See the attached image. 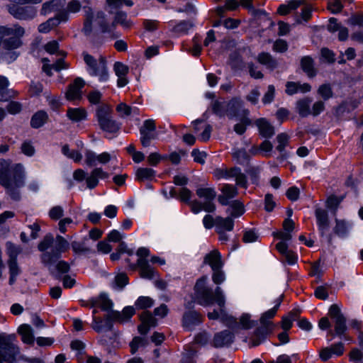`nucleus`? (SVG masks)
I'll use <instances>...</instances> for the list:
<instances>
[{
  "label": "nucleus",
  "mask_w": 363,
  "mask_h": 363,
  "mask_svg": "<svg viewBox=\"0 0 363 363\" xmlns=\"http://www.w3.org/2000/svg\"><path fill=\"white\" fill-rule=\"evenodd\" d=\"M37 247L42 252L40 255L41 263L48 268L55 279L60 280L62 274L70 271V264L61 259L63 253L69 250V242L63 236L57 235L55 238L51 233H48Z\"/></svg>",
  "instance_id": "f257e3e1"
},
{
  "label": "nucleus",
  "mask_w": 363,
  "mask_h": 363,
  "mask_svg": "<svg viewBox=\"0 0 363 363\" xmlns=\"http://www.w3.org/2000/svg\"><path fill=\"white\" fill-rule=\"evenodd\" d=\"M315 216L316 225L320 237L326 238L328 245H332L333 236H337L340 240H346L350 238L354 228V223L346 219L335 218V225L332 233L326 235V231L330 228V220L328 213L325 209L320 207L315 208Z\"/></svg>",
  "instance_id": "f03ea898"
},
{
  "label": "nucleus",
  "mask_w": 363,
  "mask_h": 363,
  "mask_svg": "<svg viewBox=\"0 0 363 363\" xmlns=\"http://www.w3.org/2000/svg\"><path fill=\"white\" fill-rule=\"evenodd\" d=\"M0 162V184L6 189V194L14 201L21 199L19 188L25 184L24 167L21 163L10 165L5 160Z\"/></svg>",
  "instance_id": "7ed1b4c3"
},
{
  "label": "nucleus",
  "mask_w": 363,
  "mask_h": 363,
  "mask_svg": "<svg viewBox=\"0 0 363 363\" xmlns=\"http://www.w3.org/2000/svg\"><path fill=\"white\" fill-rule=\"evenodd\" d=\"M328 315L335 323L334 330H330L331 323L328 317H323L318 321V327L322 330H329L333 338L338 337L348 343L354 342V338L348 334V320L337 304H332L328 309Z\"/></svg>",
  "instance_id": "20e7f679"
},
{
  "label": "nucleus",
  "mask_w": 363,
  "mask_h": 363,
  "mask_svg": "<svg viewBox=\"0 0 363 363\" xmlns=\"http://www.w3.org/2000/svg\"><path fill=\"white\" fill-rule=\"evenodd\" d=\"M197 196L203 199L204 201L201 202L199 200L191 201L188 206L191 208V211L194 214H199L201 211H204L206 213H212L216 210L214 200L217 194L213 187H200L196 190Z\"/></svg>",
  "instance_id": "39448f33"
},
{
  "label": "nucleus",
  "mask_w": 363,
  "mask_h": 363,
  "mask_svg": "<svg viewBox=\"0 0 363 363\" xmlns=\"http://www.w3.org/2000/svg\"><path fill=\"white\" fill-rule=\"evenodd\" d=\"M112 110L109 105L102 104L96 110L95 118L100 129L105 133L116 135L121 128V123L114 120L111 116Z\"/></svg>",
  "instance_id": "423d86ee"
},
{
  "label": "nucleus",
  "mask_w": 363,
  "mask_h": 363,
  "mask_svg": "<svg viewBox=\"0 0 363 363\" xmlns=\"http://www.w3.org/2000/svg\"><path fill=\"white\" fill-rule=\"evenodd\" d=\"M206 276H202L196 280L194 286V291L196 295V302L199 305L207 307L215 303L216 289H213L206 286Z\"/></svg>",
  "instance_id": "0eeeda50"
},
{
  "label": "nucleus",
  "mask_w": 363,
  "mask_h": 363,
  "mask_svg": "<svg viewBox=\"0 0 363 363\" xmlns=\"http://www.w3.org/2000/svg\"><path fill=\"white\" fill-rule=\"evenodd\" d=\"M84 61L89 67V73L91 76H98L100 82H107L109 79V74L107 63L105 58L101 57L98 64L96 60L91 55L84 52Z\"/></svg>",
  "instance_id": "6e6552de"
},
{
  "label": "nucleus",
  "mask_w": 363,
  "mask_h": 363,
  "mask_svg": "<svg viewBox=\"0 0 363 363\" xmlns=\"http://www.w3.org/2000/svg\"><path fill=\"white\" fill-rule=\"evenodd\" d=\"M16 340L14 334L7 335L0 333V350H4V360L7 363H16V356L19 354V347L13 343Z\"/></svg>",
  "instance_id": "1a4fd4ad"
},
{
  "label": "nucleus",
  "mask_w": 363,
  "mask_h": 363,
  "mask_svg": "<svg viewBox=\"0 0 363 363\" xmlns=\"http://www.w3.org/2000/svg\"><path fill=\"white\" fill-rule=\"evenodd\" d=\"M215 303L220 308V321L225 323L229 328L235 330V326L237 325V319L227 313L225 310V297L219 286L216 287Z\"/></svg>",
  "instance_id": "9d476101"
},
{
  "label": "nucleus",
  "mask_w": 363,
  "mask_h": 363,
  "mask_svg": "<svg viewBox=\"0 0 363 363\" xmlns=\"http://www.w3.org/2000/svg\"><path fill=\"white\" fill-rule=\"evenodd\" d=\"M157 126L153 119H146L140 128V143L143 147L150 145L151 141L157 138Z\"/></svg>",
  "instance_id": "9b49d317"
},
{
  "label": "nucleus",
  "mask_w": 363,
  "mask_h": 363,
  "mask_svg": "<svg viewBox=\"0 0 363 363\" xmlns=\"http://www.w3.org/2000/svg\"><path fill=\"white\" fill-rule=\"evenodd\" d=\"M115 311L108 312L102 319L100 317L94 316V320L92 321L93 330L100 333L103 331H112L114 326V323H118L116 315L114 313Z\"/></svg>",
  "instance_id": "f8f14e48"
},
{
  "label": "nucleus",
  "mask_w": 363,
  "mask_h": 363,
  "mask_svg": "<svg viewBox=\"0 0 363 363\" xmlns=\"http://www.w3.org/2000/svg\"><path fill=\"white\" fill-rule=\"evenodd\" d=\"M82 306H89L91 308L98 306L101 311H106L108 313L111 311H114L113 309V303L112 300L108 298V296L106 292H101L98 296L91 297L87 301V303Z\"/></svg>",
  "instance_id": "ddd939ff"
},
{
  "label": "nucleus",
  "mask_w": 363,
  "mask_h": 363,
  "mask_svg": "<svg viewBox=\"0 0 363 363\" xmlns=\"http://www.w3.org/2000/svg\"><path fill=\"white\" fill-rule=\"evenodd\" d=\"M138 268L140 269V275L143 279H152L155 276L156 272L152 267L148 259H138L136 263H130L129 269L132 271H135Z\"/></svg>",
  "instance_id": "4468645a"
},
{
  "label": "nucleus",
  "mask_w": 363,
  "mask_h": 363,
  "mask_svg": "<svg viewBox=\"0 0 363 363\" xmlns=\"http://www.w3.org/2000/svg\"><path fill=\"white\" fill-rule=\"evenodd\" d=\"M9 13L18 20H31L36 16V10L32 6H14L9 9Z\"/></svg>",
  "instance_id": "2eb2a0df"
},
{
  "label": "nucleus",
  "mask_w": 363,
  "mask_h": 363,
  "mask_svg": "<svg viewBox=\"0 0 363 363\" xmlns=\"http://www.w3.org/2000/svg\"><path fill=\"white\" fill-rule=\"evenodd\" d=\"M201 323L200 313L194 310L185 311L182 315V325L184 330L191 331L194 326Z\"/></svg>",
  "instance_id": "dca6fc26"
},
{
  "label": "nucleus",
  "mask_w": 363,
  "mask_h": 363,
  "mask_svg": "<svg viewBox=\"0 0 363 363\" xmlns=\"http://www.w3.org/2000/svg\"><path fill=\"white\" fill-rule=\"evenodd\" d=\"M235 336L228 330H223L214 334L212 346L215 348H220L229 346L234 342Z\"/></svg>",
  "instance_id": "f3484780"
},
{
  "label": "nucleus",
  "mask_w": 363,
  "mask_h": 363,
  "mask_svg": "<svg viewBox=\"0 0 363 363\" xmlns=\"http://www.w3.org/2000/svg\"><path fill=\"white\" fill-rule=\"evenodd\" d=\"M359 101L356 99L352 101H342L339 105L334 107V115L340 118L345 113H352L359 106Z\"/></svg>",
  "instance_id": "a211bd4d"
},
{
  "label": "nucleus",
  "mask_w": 363,
  "mask_h": 363,
  "mask_svg": "<svg viewBox=\"0 0 363 363\" xmlns=\"http://www.w3.org/2000/svg\"><path fill=\"white\" fill-rule=\"evenodd\" d=\"M255 125L258 128L262 138L269 139L275 133L274 127L266 118H259L255 121Z\"/></svg>",
  "instance_id": "6ab92c4d"
},
{
  "label": "nucleus",
  "mask_w": 363,
  "mask_h": 363,
  "mask_svg": "<svg viewBox=\"0 0 363 363\" xmlns=\"http://www.w3.org/2000/svg\"><path fill=\"white\" fill-rule=\"evenodd\" d=\"M157 172L150 167H138L135 173V181L139 183L145 182H157Z\"/></svg>",
  "instance_id": "aec40b11"
},
{
  "label": "nucleus",
  "mask_w": 363,
  "mask_h": 363,
  "mask_svg": "<svg viewBox=\"0 0 363 363\" xmlns=\"http://www.w3.org/2000/svg\"><path fill=\"white\" fill-rule=\"evenodd\" d=\"M203 264L209 265L212 270L222 269L223 262L220 252L218 250H213L206 254L203 259Z\"/></svg>",
  "instance_id": "412c9836"
},
{
  "label": "nucleus",
  "mask_w": 363,
  "mask_h": 363,
  "mask_svg": "<svg viewBox=\"0 0 363 363\" xmlns=\"http://www.w3.org/2000/svg\"><path fill=\"white\" fill-rule=\"evenodd\" d=\"M300 66L303 72L310 78L315 77L318 74L315 67L314 60L310 55L303 56L301 58Z\"/></svg>",
  "instance_id": "4be33fe9"
},
{
  "label": "nucleus",
  "mask_w": 363,
  "mask_h": 363,
  "mask_svg": "<svg viewBox=\"0 0 363 363\" xmlns=\"http://www.w3.org/2000/svg\"><path fill=\"white\" fill-rule=\"evenodd\" d=\"M66 116L72 123H79L87 119L88 113L83 107H69L67 110Z\"/></svg>",
  "instance_id": "5701e85b"
},
{
  "label": "nucleus",
  "mask_w": 363,
  "mask_h": 363,
  "mask_svg": "<svg viewBox=\"0 0 363 363\" xmlns=\"http://www.w3.org/2000/svg\"><path fill=\"white\" fill-rule=\"evenodd\" d=\"M242 101L239 97H233L226 103V114L230 118L240 116Z\"/></svg>",
  "instance_id": "b1692460"
},
{
  "label": "nucleus",
  "mask_w": 363,
  "mask_h": 363,
  "mask_svg": "<svg viewBox=\"0 0 363 363\" xmlns=\"http://www.w3.org/2000/svg\"><path fill=\"white\" fill-rule=\"evenodd\" d=\"M347 326L348 329L350 328L357 332L358 346L363 350V320L357 318L349 319Z\"/></svg>",
  "instance_id": "393cba45"
},
{
  "label": "nucleus",
  "mask_w": 363,
  "mask_h": 363,
  "mask_svg": "<svg viewBox=\"0 0 363 363\" xmlns=\"http://www.w3.org/2000/svg\"><path fill=\"white\" fill-rule=\"evenodd\" d=\"M49 116L45 110H38L33 114L30 121L32 128L38 129L48 123Z\"/></svg>",
  "instance_id": "a878e982"
},
{
  "label": "nucleus",
  "mask_w": 363,
  "mask_h": 363,
  "mask_svg": "<svg viewBox=\"0 0 363 363\" xmlns=\"http://www.w3.org/2000/svg\"><path fill=\"white\" fill-rule=\"evenodd\" d=\"M18 333L21 336V340L27 345H33L35 336L33 328L28 324H22L18 328Z\"/></svg>",
  "instance_id": "bb28decb"
},
{
  "label": "nucleus",
  "mask_w": 363,
  "mask_h": 363,
  "mask_svg": "<svg viewBox=\"0 0 363 363\" xmlns=\"http://www.w3.org/2000/svg\"><path fill=\"white\" fill-rule=\"evenodd\" d=\"M17 92L9 88L2 89L0 87V102H6L16 97ZM6 116V110L0 107V122L3 121Z\"/></svg>",
  "instance_id": "cd10ccee"
},
{
  "label": "nucleus",
  "mask_w": 363,
  "mask_h": 363,
  "mask_svg": "<svg viewBox=\"0 0 363 363\" xmlns=\"http://www.w3.org/2000/svg\"><path fill=\"white\" fill-rule=\"evenodd\" d=\"M344 199V195L337 196L335 194H331L328 196L325 200L326 208L330 211L332 214L335 215Z\"/></svg>",
  "instance_id": "c85d7f7f"
},
{
  "label": "nucleus",
  "mask_w": 363,
  "mask_h": 363,
  "mask_svg": "<svg viewBox=\"0 0 363 363\" xmlns=\"http://www.w3.org/2000/svg\"><path fill=\"white\" fill-rule=\"evenodd\" d=\"M272 332V327L267 325H262L255 328L254 331L255 336L257 340L253 342V346H258L262 342L264 341L267 336Z\"/></svg>",
  "instance_id": "c756f323"
},
{
  "label": "nucleus",
  "mask_w": 363,
  "mask_h": 363,
  "mask_svg": "<svg viewBox=\"0 0 363 363\" xmlns=\"http://www.w3.org/2000/svg\"><path fill=\"white\" fill-rule=\"evenodd\" d=\"M25 34V29L18 24H14L13 27L7 26H0V35L4 38L6 36H23Z\"/></svg>",
  "instance_id": "7c9ffc66"
},
{
  "label": "nucleus",
  "mask_w": 363,
  "mask_h": 363,
  "mask_svg": "<svg viewBox=\"0 0 363 363\" xmlns=\"http://www.w3.org/2000/svg\"><path fill=\"white\" fill-rule=\"evenodd\" d=\"M257 59L259 63L265 65L271 70L275 69L278 66L277 60L267 52H261L258 54Z\"/></svg>",
  "instance_id": "2f4dec72"
},
{
  "label": "nucleus",
  "mask_w": 363,
  "mask_h": 363,
  "mask_svg": "<svg viewBox=\"0 0 363 363\" xmlns=\"http://www.w3.org/2000/svg\"><path fill=\"white\" fill-rule=\"evenodd\" d=\"M240 173V167H233L230 169L228 168H216L214 170L213 174L217 179H228L234 177L237 174Z\"/></svg>",
  "instance_id": "473e14b6"
},
{
  "label": "nucleus",
  "mask_w": 363,
  "mask_h": 363,
  "mask_svg": "<svg viewBox=\"0 0 363 363\" xmlns=\"http://www.w3.org/2000/svg\"><path fill=\"white\" fill-rule=\"evenodd\" d=\"M234 226L235 221L232 217L223 218L220 216H216V230L232 231Z\"/></svg>",
  "instance_id": "72a5a7b5"
},
{
  "label": "nucleus",
  "mask_w": 363,
  "mask_h": 363,
  "mask_svg": "<svg viewBox=\"0 0 363 363\" xmlns=\"http://www.w3.org/2000/svg\"><path fill=\"white\" fill-rule=\"evenodd\" d=\"M114 313L116 315L118 323H127L130 321L132 317L135 314V308L132 306H127L123 308L121 312L115 310Z\"/></svg>",
  "instance_id": "f704fd0d"
},
{
  "label": "nucleus",
  "mask_w": 363,
  "mask_h": 363,
  "mask_svg": "<svg viewBox=\"0 0 363 363\" xmlns=\"http://www.w3.org/2000/svg\"><path fill=\"white\" fill-rule=\"evenodd\" d=\"M258 324L257 320H252L251 315L249 313H242L240 318V321H237V325L235 326V330H250L257 326Z\"/></svg>",
  "instance_id": "c9c22d12"
},
{
  "label": "nucleus",
  "mask_w": 363,
  "mask_h": 363,
  "mask_svg": "<svg viewBox=\"0 0 363 363\" xmlns=\"http://www.w3.org/2000/svg\"><path fill=\"white\" fill-rule=\"evenodd\" d=\"M22 38L23 36L15 35L4 38L3 49L5 50H11L20 48L23 44Z\"/></svg>",
  "instance_id": "e433bc0d"
},
{
  "label": "nucleus",
  "mask_w": 363,
  "mask_h": 363,
  "mask_svg": "<svg viewBox=\"0 0 363 363\" xmlns=\"http://www.w3.org/2000/svg\"><path fill=\"white\" fill-rule=\"evenodd\" d=\"M94 13L91 7H88L85 11V19L83 23L82 32L86 36H89L93 31V22Z\"/></svg>",
  "instance_id": "4c0bfd02"
},
{
  "label": "nucleus",
  "mask_w": 363,
  "mask_h": 363,
  "mask_svg": "<svg viewBox=\"0 0 363 363\" xmlns=\"http://www.w3.org/2000/svg\"><path fill=\"white\" fill-rule=\"evenodd\" d=\"M311 99L308 97L297 101L296 108L298 115L301 118H306L311 114Z\"/></svg>",
  "instance_id": "58836bf2"
},
{
  "label": "nucleus",
  "mask_w": 363,
  "mask_h": 363,
  "mask_svg": "<svg viewBox=\"0 0 363 363\" xmlns=\"http://www.w3.org/2000/svg\"><path fill=\"white\" fill-rule=\"evenodd\" d=\"M194 26L193 22L189 20H182L177 22L172 28L175 33L186 35Z\"/></svg>",
  "instance_id": "ea45409f"
},
{
  "label": "nucleus",
  "mask_w": 363,
  "mask_h": 363,
  "mask_svg": "<svg viewBox=\"0 0 363 363\" xmlns=\"http://www.w3.org/2000/svg\"><path fill=\"white\" fill-rule=\"evenodd\" d=\"M230 206L232 209L230 217L233 219L241 217L245 213L244 203L240 200L232 201Z\"/></svg>",
  "instance_id": "a19ab883"
},
{
  "label": "nucleus",
  "mask_w": 363,
  "mask_h": 363,
  "mask_svg": "<svg viewBox=\"0 0 363 363\" xmlns=\"http://www.w3.org/2000/svg\"><path fill=\"white\" fill-rule=\"evenodd\" d=\"M127 13L123 11H118L114 16V23H118L124 29H130L133 26V21L128 20Z\"/></svg>",
  "instance_id": "79ce46f5"
},
{
  "label": "nucleus",
  "mask_w": 363,
  "mask_h": 363,
  "mask_svg": "<svg viewBox=\"0 0 363 363\" xmlns=\"http://www.w3.org/2000/svg\"><path fill=\"white\" fill-rule=\"evenodd\" d=\"M70 247L72 248L73 252L77 255L90 254L94 252L90 247L84 246V242L74 240L71 243H69V248Z\"/></svg>",
  "instance_id": "37998d69"
},
{
  "label": "nucleus",
  "mask_w": 363,
  "mask_h": 363,
  "mask_svg": "<svg viewBox=\"0 0 363 363\" xmlns=\"http://www.w3.org/2000/svg\"><path fill=\"white\" fill-rule=\"evenodd\" d=\"M252 124V120L247 116H243L240 118V122L235 124L233 130L238 135H242L247 130V126Z\"/></svg>",
  "instance_id": "c03bdc74"
},
{
  "label": "nucleus",
  "mask_w": 363,
  "mask_h": 363,
  "mask_svg": "<svg viewBox=\"0 0 363 363\" xmlns=\"http://www.w3.org/2000/svg\"><path fill=\"white\" fill-rule=\"evenodd\" d=\"M6 252L9 256L8 261L18 260V256L21 252V248L11 241H7L6 242Z\"/></svg>",
  "instance_id": "a18cd8bd"
},
{
  "label": "nucleus",
  "mask_w": 363,
  "mask_h": 363,
  "mask_svg": "<svg viewBox=\"0 0 363 363\" xmlns=\"http://www.w3.org/2000/svg\"><path fill=\"white\" fill-rule=\"evenodd\" d=\"M154 305V300L150 296H139L135 301V308L138 310H145Z\"/></svg>",
  "instance_id": "49530a36"
},
{
  "label": "nucleus",
  "mask_w": 363,
  "mask_h": 363,
  "mask_svg": "<svg viewBox=\"0 0 363 363\" xmlns=\"http://www.w3.org/2000/svg\"><path fill=\"white\" fill-rule=\"evenodd\" d=\"M61 1L62 0H50L43 3L40 11L41 14L45 15L59 10L61 6Z\"/></svg>",
  "instance_id": "de8ad7c7"
},
{
  "label": "nucleus",
  "mask_w": 363,
  "mask_h": 363,
  "mask_svg": "<svg viewBox=\"0 0 363 363\" xmlns=\"http://www.w3.org/2000/svg\"><path fill=\"white\" fill-rule=\"evenodd\" d=\"M211 109L216 116L220 118L224 117L226 114V103L216 99L211 103Z\"/></svg>",
  "instance_id": "09e8293b"
},
{
  "label": "nucleus",
  "mask_w": 363,
  "mask_h": 363,
  "mask_svg": "<svg viewBox=\"0 0 363 363\" xmlns=\"http://www.w3.org/2000/svg\"><path fill=\"white\" fill-rule=\"evenodd\" d=\"M233 157L237 160V162L240 164H244L248 163L251 157L245 148H240L235 151L233 154Z\"/></svg>",
  "instance_id": "8fccbe9b"
},
{
  "label": "nucleus",
  "mask_w": 363,
  "mask_h": 363,
  "mask_svg": "<svg viewBox=\"0 0 363 363\" xmlns=\"http://www.w3.org/2000/svg\"><path fill=\"white\" fill-rule=\"evenodd\" d=\"M259 233L255 228L245 230L243 231L242 241L245 243H252L257 241Z\"/></svg>",
  "instance_id": "3c124183"
},
{
  "label": "nucleus",
  "mask_w": 363,
  "mask_h": 363,
  "mask_svg": "<svg viewBox=\"0 0 363 363\" xmlns=\"http://www.w3.org/2000/svg\"><path fill=\"white\" fill-rule=\"evenodd\" d=\"M318 94L323 101H328L333 96L332 87L328 83L321 84L318 89Z\"/></svg>",
  "instance_id": "603ef678"
},
{
  "label": "nucleus",
  "mask_w": 363,
  "mask_h": 363,
  "mask_svg": "<svg viewBox=\"0 0 363 363\" xmlns=\"http://www.w3.org/2000/svg\"><path fill=\"white\" fill-rule=\"evenodd\" d=\"M147 344V340L144 337L135 336L133 338L129 345L131 354H135L140 347H144Z\"/></svg>",
  "instance_id": "864d4df0"
},
{
  "label": "nucleus",
  "mask_w": 363,
  "mask_h": 363,
  "mask_svg": "<svg viewBox=\"0 0 363 363\" xmlns=\"http://www.w3.org/2000/svg\"><path fill=\"white\" fill-rule=\"evenodd\" d=\"M128 284L129 278L124 272L118 274L114 278V287L119 290H122Z\"/></svg>",
  "instance_id": "5fc2aeb1"
},
{
  "label": "nucleus",
  "mask_w": 363,
  "mask_h": 363,
  "mask_svg": "<svg viewBox=\"0 0 363 363\" xmlns=\"http://www.w3.org/2000/svg\"><path fill=\"white\" fill-rule=\"evenodd\" d=\"M344 9L341 0H329L327 3V9L333 14H339Z\"/></svg>",
  "instance_id": "6e6d98bb"
},
{
  "label": "nucleus",
  "mask_w": 363,
  "mask_h": 363,
  "mask_svg": "<svg viewBox=\"0 0 363 363\" xmlns=\"http://www.w3.org/2000/svg\"><path fill=\"white\" fill-rule=\"evenodd\" d=\"M192 191L187 187H182L179 191L178 199L181 203L189 205L191 203Z\"/></svg>",
  "instance_id": "4d7b16f0"
},
{
  "label": "nucleus",
  "mask_w": 363,
  "mask_h": 363,
  "mask_svg": "<svg viewBox=\"0 0 363 363\" xmlns=\"http://www.w3.org/2000/svg\"><path fill=\"white\" fill-rule=\"evenodd\" d=\"M140 320L141 322H144L145 324L148 325L150 328L156 327L157 325V320L149 311L143 312L140 315Z\"/></svg>",
  "instance_id": "13d9d810"
},
{
  "label": "nucleus",
  "mask_w": 363,
  "mask_h": 363,
  "mask_svg": "<svg viewBox=\"0 0 363 363\" xmlns=\"http://www.w3.org/2000/svg\"><path fill=\"white\" fill-rule=\"evenodd\" d=\"M96 16L98 18H100V20L98 22V25H99V28H101V33H111V26L105 19L104 13L101 11H98L96 13Z\"/></svg>",
  "instance_id": "bf43d9fd"
},
{
  "label": "nucleus",
  "mask_w": 363,
  "mask_h": 363,
  "mask_svg": "<svg viewBox=\"0 0 363 363\" xmlns=\"http://www.w3.org/2000/svg\"><path fill=\"white\" fill-rule=\"evenodd\" d=\"M277 311L275 308H270L267 311L264 312L260 317V323L262 325H267L273 327L274 323L268 320L272 319L277 314Z\"/></svg>",
  "instance_id": "052dcab7"
},
{
  "label": "nucleus",
  "mask_w": 363,
  "mask_h": 363,
  "mask_svg": "<svg viewBox=\"0 0 363 363\" xmlns=\"http://www.w3.org/2000/svg\"><path fill=\"white\" fill-rule=\"evenodd\" d=\"M349 361L354 363H361L363 361V350L359 347H353L349 354Z\"/></svg>",
  "instance_id": "680f3d73"
},
{
  "label": "nucleus",
  "mask_w": 363,
  "mask_h": 363,
  "mask_svg": "<svg viewBox=\"0 0 363 363\" xmlns=\"http://www.w3.org/2000/svg\"><path fill=\"white\" fill-rule=\"evenodd\" d=\"M6 106V111L11 115H16L22 111V104L19 101H12L11 99L8 101Z\"/></svg>",
  "instance_id": "e2e57ef3"
},
{
  "label": "nucleus",
  "mask_w": 363,
  "mask_h": 363,
  "mask_svg": "<svg viewBox=\"0 0 363 363\" xmlns=\"http://www.w3.org/2000/svg\"><path fill=\"white\" fill-rule=\"evenodd\" d=\"M327 347L329 348L333 356L340 357L345 352V344L342 341L335 342Z\"/></svg>",
  "instance_id": "0e129e2a"
},
{
  "label": "nucleus",
  "mask_w": 363,
  "mask_h": 363,
  "mask_svg": "<svg viewBox=\"0 0 363 363\" xmlns=\"http://www.w3.org/2000/svg\"><path fill=\"white\" fill-rule=\"evenodd\" d=\"M312 8L310 6H306L301 9L300 16L296 19L297 23H301V21L308 22L312 17Z\"/></svg>",
  "instance_id": "69168bd1"
},
{
  "label": "nucleus",
  "mask_w": 363,
  "mask_h": 363,
  "mask_svg": "<svg viewBox=\"0 0 363 363\" xmlns=\"http://www.w3.org/2000/svg\"><path fill=\"white\" fill-rule=\"evenodd\" d=\"M320 55L323 60L329 64H333L335 62V52L328 48H323L320 50Z\"/></svg>",
  "instance_id": "338daca9"
},
{
  "label": "nucleus",
  "mask_w": 363,
  "mask_h": 363,
  "mask_svg": "<svg viewBox=\"0 0 363 363\" xmlns=\"http://www.w3.org/2000/svg\"><path fill=\"white\" fill-rule=\"evenodd\" d=\"M233 69H240L242 66L243 61L242 56L238 52L231 53L229 56Z\"/></svg>",
  "instance_id": "774afa93"
}]
</instances>
